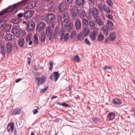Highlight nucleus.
Wrapping results in <instances>:
<instances>
[{"mask_svg": "<svg viewBox=\"0 0 135 135\" xmlns=\"http://www.w3.org/2000/svg\"><path fill=\"white\" fill-rule=\"evenodd\" d=\"M28 1V0H22L21 2L18 3L17 4L15 5L14 6H11L10 7L7 8L6 11L0 12V16L3 15L7 12H11L13 13H16L18 10L17 9L18 7L24 6Z\"/></svg>", "mask_w": 135, "mask_h": 135, "instance_id": "nucleus-1", "label": "nucleus"}, {"mask_svg": "<svg viewBox=\"0 0 135 135\" xmlns=\"http://www.w3.org/2000/svg\"><path fill=\"white\" fill-rule=\"evenodd\" d=\"M60 17L61 18L62 17L64 19L62 24L65 27L66 30L69 32L70 31L72 28L73 25L70 22L69 13H65Z\"/></svg>", "mask_w": 135, "mask_h": 135, "instance_id": "nucleus-2", "label": "nucleus"}, {"mask_svg": "<svg viewBox=\"0 0 135 135\" xmlns=\"http://www.w3.org/2000/svg\"><path fill=\"white\" fill-rule=\"evenodd\" d=\"M65 32V31L64 30L62 29L61 30H60L59 27H56L55 28L54 35L55 37H56L58 36H60L61 37L60 39L61 40L62 39Z\"/></svg>", "mask_w": 135, "mask_h": 135, "instance_id": "nucleus-3", "label": "nucleus"}, {"mask_svg": "<svg viewBox=\"0 0 135 135\" xmlns=\"http://www.w3.org/2000/svg\"><path fill=\"white\" fill-rule=\"evenodd\" d=\"M12 32L14 35L16 36H22L24 35V32L22 30H20L16 27L12 28Z\"/></svg>", "mask_w": 135, "mask_h": 135, "instance_id": "nucleus-4", "label": "nucleus"}, {"mask_svg": "<svg viewBox=\"0 0 135 135\" xmlns=\"http://www.w3.org/2000/svg\"><path fill=\"white\" fill-rule=\"evenodd\" d=\"M46 76L44 75L40 77L37 78L36 79V81H37L38 86L44 84L46 81Z\"/></svg>", "mask_w": 135, "mask_h": 135, "instance_id": "nucleus-5", "label": "nucleus"}, {"mask_svg": "<svg viewBox=\"0 0 135 135\" xmlns=\"http://www.w3.org/2000/svg\"><path fill=\"white\" fill-rule=\"evenodd\" d=\"M89 13L91 15L95 18L97 17L98 14V10L95 8H92L89 9Z\"/></svg>", "mask_w": 135, "mask_h": 135, "instance_id": "nucleus-6", "label": "nucleus"}, {"mask_svg": "<svg viewBox=\"0 0 135 135\" xmlns=\"http://www.w3.org/2000/svg\"><path fill=\"white\" fill-rule=\"evenodd\" d=\"M79 12V10L78 9L77 7L75 6L73 7L71 10V13L72 17L74 19H75L76 16Z\"/></svg>", "mask_w": 135, "mask_h": 135, "instance_id": "nucleus-7", "label": "nucleus"}, {"mask_svg": "<svg viewBox=\"0 0 135 135\" xmlns=\"http://www.w3.org/2000/svg\"><path fill=\"white\" fill-rule=\"evenodd\" d=\"M21 109H20L16 108L10 112V114L12 115H16L17 114H20L21 112Z\"/></svg>", "mask_w": 135, "mask_h": 135, "instance_id": "nucleus-8", "label": "nucleus"}, {"mask_svg": "<svg viewBox=\"0 0 135 135\" xmlns=\"http://www.w3.org/2000/svg\"><path fill=\"white\" fill-rule=\"evenodd\" d=\"M98 33L97 30H95L92 31L90 33V39L92 41H94L95 40Z\"/></svg>", "mask_w": 135, "mask_h": 135, "instance_id": "nucleus-9", "label": "nucleus"}, {"mask_svg": "<svg viewBox=\"0 0 135 135\" xmlns=\"http://www.w3.org/2000/svg\"><path fill=\"white\" fill-rule=\"evenodd\" d=\"M33 15L32 12L30 10H28L25 12L24 15L26 19H29Z\"/></svg>", "mask_w": 135, "mask_h": 135, "instance_id": "nucleus-10", "label": "nucleus"}, {"mask_svg": "<svg viewBox=\"0 0 135 135\" xmlns=\"http://www.w3.org/2000/svg\"><path fill=\"white\" fill-rule=\"evenodd\" d=\"M35 23L34 22L30 21L28 22L27 25V27L30 31L34 29Z\"/></svg>", "mask_w": 135, "mask_h": 135, "instance_id": "nucleus-11", "label": "nucleus"}, {"mask_svg": "<svg viewBox=\"0 0 135 135\" xmlns=\"http://www.w3.org/2000/svg\"><path fill=\"white\" fill-rule=\"evenodd\" d=\"M52 33V31L51 26H49L46 28V33L48 36H51Z\"/></svg>", "mask_w": 135, "mask_h": 135, "instance_id": "nucleus-12", "label": "nucleus"}, {"mask_svg": "<svg viewBox=\"0 0 135 135\" xmlns=\"http://www.w3.org/2000/svg\"><path fill=\"white\" fill-rule=\"evenodd\" d=\"M45 24L43 22H40L37 26V30L38 31L42 30L45 26Z\"/></svg>", "mask_w": 135, "mask_h": 135, "instance_id": "nucleus-13", "label": "nucleus"}, {"mask_svg": "<svg viewBox=\"0 0 135 135\" xmlns=\"http://www.w3.org/2000/svg\"><path fill=\"white\" fill-rule=\"evenodd\" d=\"M95 21L99 26H103L104 25V22L99 17L95 18Z\"/></svg>", "mask_w": 135, "mask_h": 135, "instance_id": "nucleus-14", "label": "nucleus"}, {"mask_svg": "<svg viewBox=\"0 0 135 135\" xmlns=\"http://www.w3.org/2000/svg\"><path fill=\"white\" fill-rule=\"evenodd\" d=\"M68 6L65 3H61L60 6V10L61 12H62L68 8Z\"/></svg>", "mask_w": 135, "mask_h": 135, "instance_id": "nucleus-15", "label": "nucleus"}, {"mask_svg": "<svg viewBox=\"0 0 135 135\" xmlns=\"http://www.w3.org/2000/svg\"><path fill=\"white\" fill-rule=\"evenodd\" d=\"M89 25L91 30H94L97 28V25L93 21H91L89 22Z\"/></svg>", "mask_w": 135, "mask_h": 135, "instance_id": "nucleus-16", "label": "nucleus"}, {"mask_svg": "<svg viewBox=\"0 0 135 135\" xmlns=\"http://www.w3.org/2000/svg\"><path fill=\"white\" fill-rule=\"evenodd\" d=\"M115 115L112 112L109 113L107 116V119L109 120H112L115 117Z\"/></svg>", "mask_w": 135, "mask_h": 135, "instance_id": "nucleus-17", "label": "nucleus"}, {"mask_svg": "<svg viewBox=\"0 0 135 135\" xmlns=\"http://www.w3.org/2000/svg\"><path fill=\"white\" fill-rule=\"evenodd\" d=\"M14 126L13 123H9L7 127V131L8 132H9L10 130L11 129V131L12 132L14 129Z\"/></svg>", "mask_w": 135, "mask_h": 135, "instance_id": "nucleus-18", "label": "nucleus"}, {"mask_svg": "<svg viewBox=\"0 0 135 135\" xmlns=\"http://www.w3.org/2000/svg\"><path fill=\"white\" fill-rule=\"evenodd\" d=\"M6 47L7 52L8 54H9L11 51L12 47V44L11 43L8 42L7 45Z\"/></svg>", "mask_w": 135, "mask_h": 135, "instance_id": "nucleus-19", "label": "nucleus"}, {"mask_svg": "<svg viewBox=\"0 0 135 135\" xmlns=\"http://www.w3.org/2000/svg\"><path fill=\"white\" fill-rule=\"evenodd\" d=\"M81 27V23L79 20H77L75 22L76 28L77 30H79Z\"/></svg>", "mask_w": 135, "mask_h": 135, "instance_id": "nucleus-20", "label": "nucleus"}, {"mask_svg": "<svg viewBox=\"0 0 135 135\" xmlns=\"http://www.w3.org/2000/svg\"><path fill=\"white\" fill-rule=\"evenodd\" d=\"M55 15L52 13L49 14L47 16L49 21H50L54 19L55 18Z\"/></svg>", "mask_w": 135, "mask_h": 135, "instance_id": "nucleus-21", "label": "nucleus"}, {"mask_svg": "<svg viewBox=\"0 0 135 135\" xmlns=\"http://www.w3.org/2000/svg\"><path fill=\"white\" fill-rule=\"evenodd\" d=\"M83 32L84 36H86L89 32V31L88 28L85 27L84 28Z\"/></svg>", "mask_w": 135, "mask_h": 135, "instance_id": "nucleus-22", "label": "nucleus"}, {"mask_svg": "<svg viewBox=\"0 0 135 135\" xmlns=\"http://www.w3.org/2000/svg\"><path fill=\"white\" fill-rule=\"evenodd\" d=\"M107 27L108 28L111 29L113 27V23L110 20H108L107 22Z\"/></svg>", "mask_w": 135, "mask_h": 135, "instance_id": "nucleus-23", "label": "nucleus"}, {"mask_svg": "<svg viewBox=\"0 0 135 135\" xmlns=\"http://www.w3.org/2000/svg\"><path fill=\"white\" fill-rule=\"evenodd\" d=\"M113 103L114 104H120L122 103L121 100L118 98H115L113 100Z\"/></svg>", "mask_w": 135, "mask_h": 135, "instance_id": "nucleus-24", "label": "nucleus"}, {"mask_svg": "<svg viewBox=\"0 0 135 135\" xmlns=\"http://www.w3.org/2000/svg\"><path fill=\"white\" fill-rule=\"evenodd\" d=\"M115 37L116 36L115 33L114 32H112L110 35L109 39L110 41H113L115 39Z\"/></svg>", "mask_w": 135, "mask_h": 135, "instance_id": "nucleus-25", "label": "nucleus"}, {"mask_svg": "<svg viewBox=\"0 0 135 135\" xmlns=\"http://www.w3.org/2000/svg\"><path fill=\"white\" fill-rule=\"evenodd\" d=\"M109 28H108L106 26H104L103 28V32L105 35H107L108 33V30Z\"/></svg>", "mask_w": 135, "mask_h": 135, "instance_id": "nucleus-26", "label": "nucleus"}, {"mask_svg": "<svg viewBox=\"0 0 135 135\" xmlns=\"http://www.w3.org/2000/svg\"><path fill=\"white\" fill-rule=\"evenodd\" d=\"M103 9L104 11L107 13H110L111 12L110 9L107 5H104L103 7Z\"/></svg>", "mask_w": 135, "mask_h": 135, "instance_id": "nucleus-27", "label": "nucleus"}, {"mask_svg": "<svg viewBox=\"0 0 135 135\" xmlns=\"http://www.w3.org/2000/svg\"><path fill=\"white\" fill-rule=\"evenodd\" d=\"M5 39L6 40H10L12 39V35L10 34H6L5 36Z\"/></svg>", "mask_w": 135, "mask_h": 135, "instance_id": "nucleus-28", "label": "nucleus"}, {"mask_svg": "<svg viewBox=\"0 0 135 135\" xmlns=\"http://www.w3.org/2000/svg\"><path fill=\"white\" fill-rule=\"evenodd\" d=\"M53 74L55 77L54 81L55 82L57 80L59 76L58 72H54L53 73Z\"/></svg>", "mask_w": 135, "mask_h": 135, "instance_id": "nucleus-29", "label": "nucleus"}, {"mask_svg": "<svg viewBox=\"0 0 135 135\" xmlns=\"http://www.w3.org/2000/svg\"><path fill=\"white\" fill-rule=\"evenodd\" d=\"M79 12L80 13V18L82 19L84 18L83 17L86 16L85 11L83 10H80Z\"/></svg>", "mask_w": 135, "mask_h": 135, "instance_id": "nucleus-30", "label": "nucleus"}, {"mask_svg": "<svg viewBox=\"0 0 135 135\" xmlns=\"http://www.w3.org/2000/svg\"><path fill=\"white\" fill-rule=\"evenodd\" d=\"M104 36L103 34H99L98 36L97 37V39L98 40L100 41H101L103 40L104 39Z\"/></svg>", "mask_w": 135, "mask_h": 135, "instance_id": "nucleus-31", "label": "nucleus"}, {"mask_svg": "<svg viewBox=\"0 0 135 135\" xmlns=\"http://www.w3.org/2000/svg\"><path fill=\"white\" fill-rule=\"evenodd\" d=\"M76 4L80 6L83 4L85 3V0H76Z\"/></svg>", "mask_w": 135, "mask_h": 135, "instance_id": "nucleus-32", "label": "nucleus"}, {"mask_svg": "<svg viewBox=\"0 0 135 135\" xmlns=\"http://www.w3.org/2000/svg\"><path fill=\"white\" fill-rule=\"evenodd\" d=\"M24 39L23 38L19 39L18 41V44L21 47H22L24 45Z\"/></svg>", "mask_w": 135, "mask_h": 135, "instance_id": "nucleus-33", "label": "nucleus"}, {"mask_svg": "<svg viewBox=\"0 0 135 135\" xmlns=\"http://www.w3.org/2000/svg\"><path fill=\"white\" fill-rule=\"evenodd\" d=\"M36 3L34 1H32L29 4V6L30 8H32L34 7L36 4Z\"/></svg>", "mask_w": 135, "mask_h": 135, "instance_id": "nucleus-34", "label": "nucleus"}, {"mask_svg": "<svg viewBox=\"0 0 135 135\" xmlns=\"http://www.w3.org/2000/svg\"><path fill=\"white\" fill-rule=\"evenodd\" d=\"M5 47L3 46H2L1 48V51H0V52H1L2 55L3 56H4L5 55Z\"/></svg>", "mask_w": 135, "mask_h": 135, "instance_id": "nucleus-35", "label": "nucleus"}, {"mask_svg": "<svg viewBox=\"0 0 135 135\" xmlns=\"http://www.w3.org/2000/svg\"><path fill=\"white\" fill-rule=\"evenodd\" d=\"M82 23L83 25L87 26L88 25V21L87 19L84 18L82 19Z\"/></svg>", "mask_w": 135, "mask_h": 135, "instance_id": "nucleus-36", "label": "nucleus"}, {"mask_svg": "<svg viewBox=\"0 0 135 135\" xmlns=\"http://www.w3.org/2000/svg\"><path fill=\"white\" fill-rule=\"evenodd\" d=\"M34 43L37 44L38 42V36L37 35H35L34 36V40L33 41Z\"/></svg>", "mask_w": 135, "mask_h": 135, "instance_id": "nucleus-37", "label": "nucleus"}, {"mask_svg": "<svg viewBox=\"0 0 135 135\" xmlns=\"http://www.w3.org/2000/svg\"><path fill=\"white\" fill-rule=\"evenodd\" d=\"M45 36L44 33H42L40 37L41 41V42H43L45 40Z\"/></svg>", "mask_w": 135, "mask_h": 135, "instance_id": "nucleus-38", "label": "nucleus"}, {"mask_svg": "<svg viewBox=\"0 0 135 135\" xmlns=\"http://www.w3.org/2000/svg\"><path fill=\"white\" fill-rule=\"evenodd\" d=\"M49 64L50 65V67L49 68V69L51 71L52 70L53 67V65L52 62L51 61H50L49 62Z\"/></svg>", "mask_w": 135, "mask_h": 135, "instance_id": "nucleus-39", "label": "nucleus"}, {"mask_svg": "<svg viewBox=\"0 0 135 135\" xmlns=\"http://www.w3.org/2000/svg\"><path fill=\"white\" fill-rule=\"evenodd\" d=\"M76 34V32L75 31H73L71 33L70 35V37L71 38H73L75 36Z\"/></svg>", "mask_w": 135, "mask_h": 135, "instance_id": "nucleus-40", "label": "nucleus"}, {"mask_svg": "<svg viewBox=\"0 0 135 135\" xmlns=\"http://www.w3.org/2000/svg\"><path fill=\"white\" fill-rule=\"evenodd\" d=\"M74 59L77 62H79L80 60V58L78 55H76L74 57Z\"/></svg>", "mask_w": 135, "mask_h": 135, "instance_id": "nucleus-41", "label": "nucleus"}, {"mask_svg": "<svg viewBox=\"0 0 135 135\" xmlns=\"http://www.w3.org/2000/svg\"><path fill=\"white\" fill-rule=\"evenodd\" d=\"M48 87H47L44 89H41L40 90V92L41 93H43L45 92L47 90Z\"/></svg>", "mask_w": 135, "mask_h": 135, "instance_id": "nucleus-42", "label": "nucleus"}, {"mask_svg": "<svg viewBox=\"0 0 135 135\" xmlns=\"http://www.w3.org/2000/svg\"><path fill=\"white\" fill-rule=\"evenodd\" d=\"M6 22L4 20L0 22V28L3 27Z\"/></svg>", "mask_w": 135, "mask_h": 135, "instance_id": "nucleus-43", "label": "nucleus"}, {"mask_svg": "<svg viewBox=\"0 0 135 135\" xmlns=\"http://www.w3.org/2000/svg\"><path fill=\"white\" fill-rule=\"evenodd\" d=\"M73 0H65V3L68 4H71L73 1Z\"/></svg>", "mask_w": 135, "mask_h": 135, "instance_id": "nucleus-44", "label": "nucleus"}, {"mask_svg": "<svg viewBox=\"0 0 135 135\" xmlns=\"http://www.w3.org/2000/svg\"><path fill=\"white\" fill-rule=\"evenodd\" d=\"M69 38V35L68 33H67L64 37V40L65 41H67Z\"/></svg>", "mask_w": 135, "mask_h": 135, "instance_id": "nucleus-45", "label": "nucleus"}, {"mask_svg": "<svg viewBox=\"0 0 135 135\" xmlns=\"http://www.w3.org/2000/svg\"><path fill=\"white\" fill-rule=\"evenodd\" d=\"M92 119L95 122H97L99 121L100 120V118H96L95 117L93 118Z\"/></svg>", "mask_w": 135, "mask_h": 135, "instance_id": "nucleus-46", "label": "nucleus"}, {"mask_svg": "<svg viewBox=\"0 0 135 135\" xmlns=\"http://www.w3.org/2000/svg\"><path fill=\"white\" fill-rule=\"evenodd\" d=\"M85 41L86 43L88 45H90L91 44V43L89 40L87 38L85 39Z\"/></svg>", "mask_w": 135, "mask_h": 135, "instance_id": "nucleus-47", "label": "nucleus"}, {"mask_svg": "<svg viewBox=\"0 0 135 135\" xmlns=\"http://www.w3.org/2000/svg\"><path fill=\"white\" fill-rule=\"evenodd\" d=\"M61 105L65 107H68L69 106V105L65 103H62L61 104Z\"/></svg>", "mask_w": 135, "mask_h": 135, "instance_id": "nucleus-48", "label": "nucleus"}, {"mask_svg": "<svg viewBox=\"0 0 135 135\" xmlns=\"http://www.w3.org/2000/svg\"><path fill=\"white\" fill-rule=\"evenodd\" d=\"M81 37V35L80 34L78 35L77 36V40H80V41H81V40H80Z\"/></svg>", "mask_w": 135, "mask_h": 135, "instance_id": "nucleus-49", "label": "nucleus"}, {"mask_svg": "<svg viewBox=\"0 0 135 135\" xmlns=\"http://www.w3.org/2000/svg\"><path fill=\"white\" fill-rule=\"evenodd\" d=\"M106 16L107 17L110 19H112L113 18V16L112 15H109L108 14H106Z\"/></svg>", "mask_w": 135, "mask_h": 135, "instance_id": "nucleus-50", "label": "nucleus"}, {"mask_svg": "<svg viewBox=\"0 0 135 135\" xmlns=\"http://www.w3.org/2000/svg\"><path fill=\"white\" fill-rule=\"evenodd\" d=\"M107 3L108 5L110 6L112 5L113 4L112 3L111 0H107Z\"/></svg>", "mask_w": 135, "mask_h": 135, "instance_id": "nucleus-51", "label": "nucleus"}, {"mask_svg": "<svg viewBox=\"0 0 135 135\" xmlns=\"http://www.w3.org/2000/svg\"><path fill=\"white\" fill-rule=\"evenodd\" d=\"M103 68L104 70H106L107 69H111L112 68L107 66H105Z\"/></svg>", "mask_w": 135, "mask_h": 135, "instance_id": "nucleus-52", "label": "nucleus"}, {"mask_svg": "<svg viewBox=\"0 0 135 135\" xmlns=\"http://www.w3.org/2000/svg\"><path fill=\"white\" fill-rule=\"evenodd\" d=\"M102 4H100L98 6V8L99 10L100 11L102 10Z\"/></svg>", "mask_w": 135, "mask_h": 135, "instance_id": "nucleus-53", "label": "nucleus"}, {"mask_svg": "<svg viewBox=\"0 0 135 135\" xmlns=\"http://www.w3.org/2000/svg\"><path fill=\"white\" fill-rule=\"evenodd\" d=\"M24 14L22 13H20L17 15V16L19 18L21 17Z\"/></svg>", "mask_w": 135, "mask_h": 135, "instance_id": "nucleus-54", "label": "nucleus"}, {"mask_svg": "<svg viewBox=\"0 0 135 135\" xmlns=\"http://www.w3.org/2000/svg\"><path fill=\"white\" fill-rule=\"evenodd\" d=\"M38 112V110L37 109H35L33 111V114H35L37 113Z\"/></svg>", "mask_w": 135, "mask_h": 135, "instance_id": "nucleus-55", "label": "nucleus"}, {"mask_svg": "<svg viewBox=\"0 0 135 135\" xmlns=\"http://www.w3.org/2000/svg\"><path fill=\"white\" fill-rule=\"evenodd\" d=\"M31 63V59L29 57H28L27 63L28 64H30Z\"/></svg>", "mask_w": 135, "mask_h": 135, "instance_id": "nucleus-56", "label": "nucleus"}, {"mask_svg": "<svg viewBox=\"0 0 135 135\" xmlns=\"http://www.w3.org/2000/svg\"><path fill=\"white\" fill-rule=\"evenodd\" d=\"M26 39L27 41L29 40L30 39V35L27 36Z\"/></svg>", "mask_w": 135, "mask_h": 135, "instance_id": "nucleus-57", "label": "nucleus"}, {"mask_svg": "<svg viewBox=\"0 0 135 135\" xmlns=\"http://www.w3.org/2000/svg\"><path fill=\"white\" fill-rule=\"evenodd\" d=\"M105 41L107 44H108L109 42V38H107L105 40Z\"/></svg>", "mask_w": 135, "mask_h": 135, "instance_id": "nucleus-58", "label": "nucleus"}, {"mask_svg": "<svg viewBox=\"0 0 135 135\" xmlns=\"http://www.w3.org/2000/svg\"><path fill=\"white\" fill-rule=\"evenodd\" d=\"M53 78H54L53 75H52V74H51L50 77V79L51 80H52L53 79Z\"/></svg>", "mask_w": 135, "mask_h": 135, "instance_id": "nucleus-59", "label": "nucleus"}, {"mask_svg": "<svg viewBox=\"0 0 135 135\" xmlns=\"http://www.w3.org/2000/svg\"><path fill=\"white\" fill-rule=\"evenodd\" d=\"M32 43V41L31 40H30L28 43V44L29 45H31Z\"/></svg>", "mask_w": 135, "mask_h": 135, "instance_id": "nucleus-60", "label": "nucleus"}, {"mask_svg": "<svg viewBox=\"0 0 135 135\" xmlns=\"http://www.w3.org/2000/svg\"><path fill=\"white\" fill-rule=\"evenodd\" d=\"M21 80V79H17L16 80V82L17 83H18L19 81H20Z\"/></svg>", "mask_w": 135, "mask_h": 135, "instance_id": "nucleus-61", "label": "nucleus"}, {"mask_svg": "<svg viewBox=\"0 0 135 135\" xmlns=\"http://www.w3.org/2000/svg\"><path fill=\"white\" fill-rule=\"evenodd\" d=\"M33 69H34L36 71L37 70V68L35 66H34L33 67Z\"/></svg>", "mask_w": 135, "mask_h": 135, "instance_id": "nucleus-62", "label": "nucleus"}, {"mask_svg": "<svg viewBox=\"0 0 135 135\" xmlns=\"http://www.w3.org/2000/svg\"><path fill=\"white\" fill-rule=\"evenodd\" d=\"M57 97V96H54V97H52L51 98V99H54V98H56Z\"/></svg>", "mask_w": 135, "mask_h": 135, "instance_id": "nucleus-63", "label": "nucleus"}, {"mask_svg": "<svg viewBox=\"0 0 135 135\" xmlns=\"http://www.w3.org/2000/svg\"><path fill=\"white\" fill-rule=\"evenodd\" d=\"M57 104L59 105H61V103L60 102H58L57 103Z\"/></svg>", "mask_w": 135, "mask_h": 135, "instance_id": "nucleus-64", "label": "nucleus"}]
</instances>
